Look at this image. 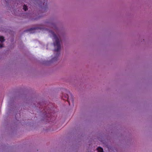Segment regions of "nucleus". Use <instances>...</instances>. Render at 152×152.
Wrapping results in <instances>:
<instances>
[{
    "label": "nucleus",
    "instance_id": "1",
    "mask_svg": "<svg viewBox=\"0 0 152 152\" xmlns=\"http://www.w3.org/2000/svg\"><path fill=\"white\" fill-rule=\"evenodd\" d=\"M50 32L55 40V42H53V44L55 47L54 50L55 51L57 52L58 53L56 54V57L52 59V61H55L57 60V58L60 54L59 53H58V52L61 49L60 40L53 32L51 31Z\"/></svg>",
    "mask_w": 152,
    "mask_h": 152
},
{
    "label": "nucleus",
    "instance_id": "2",
    "mask_svg": "<svg viewBox=\"0 0 152 152\" xmlns=\"http://www.w3.org/2000/svg\"><path fill=\"white\" fill-rule=\"evenodd\" d=\"M39 28L40 29H42V28H37V27L34 28H29V29L26 30L25 31H26V32L29 31V32H31V33H33L34 32V31H34V30H36L38 29Z\"/></svg>",
    "mask_w": 152,
    "mask_h": 152
},
{
    "label": "nucleus",
    "instance_id": "3",
    "mask_svg": "<svg viewBox=\"0 0 152 152\" xmlns=\"http://www.w3.org/2000/svg\"><path fill=\"white\" fill-rule=\"evenodd\" d=\"M67 101L69 103V105H70V101L72 102H73V99L72 97L71 98L70 97L69 98V97L68 96H67Z\"/></svg>",
    "mask_w": 152,
    "mask_h": 152
},
{
    "label": "nucleus",
    "instance_id": "4",
    "mask_svg": "<svg viewBox=\"0 0 152 152\" xmlns=\"http://www.w3.org/2000/svg\"><path fill=\"white\" fill-rule=\"evenodd\" d=\"M97 150L98 152H103V149L100 147H98L97 148Z\"/></svg>",
    "mask_w": 152,
    "mask_h": 152
},
{
    "label": "nucleus",
    "instance_id": "5",
    "mask_svg": "<svg viewBox=\"0 0 152 152\" xmlns=\"http://www.w3.org/2000/svg\"><path fill=\"white\" fill-rule=\"evenodd\" d=\"M4 38L2 36H0V41L3 42L4 41Z\"/></svg>",
    "mask_w": 152,
    "mask_h": 152
},
{
    "label": "nucleus",
    "instance_id": "6",
    "mask_svg": "<svg viewBox=\"0 0 152 152\" xmlns=\"http://www.w3.org/2000/svg\"><path fill=\"white\" fill-rule=\"evenodd\" d=\"M23 9L25 11H26L28 10L27 7L25 5L23 6Z\"/></svg>",
    "mask_w": 152,
    "mask_h": 152
},
{
    "label": "nucleus",
    "instance_id": "7",
    "mask_svg": "<svg viewBox=\"0 0 152 152\" xmlns=\"http://www.w3.org/2000/svg\"><path fill=\"white\" fill-rule=\"evenodd\" d=\"M3 47V45L2 44H0V48H2Z\"/></svg>",
    "mask_w": 152,
    "mask_h": 152
}]
</instances>
